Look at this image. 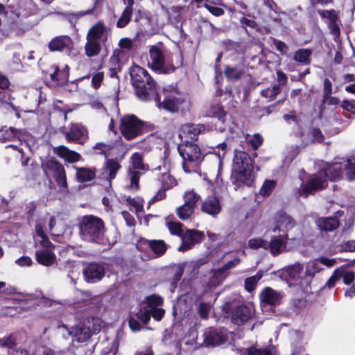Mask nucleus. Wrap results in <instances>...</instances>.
Instances as JSON below:
<instances>
[{"instance_id":"f257e3e1","label":"nucleus","mask_w":355,"mask_h":355,"mask_svg":"<svg viewBox=\"0 0 355 355\" xmlns=\"http://www.w3.org/2000/svg\"><path fill=\"white\" fill-rule=\"evenodd\" d=\"M181 64L180 56L171 53L162 44L150 47L148 65L153 70L159 73H169Z\"/></svg>"},{"instance_id":"f03ea898","label":"nucleus","mask_w":355,"mask_h":355,"mask_svg":"<svg viewBox=\"0 0 355 355\" xmlns=\"http://www.w3.org/2000/svg\"><path fill=\"white\" fill-rule=\"evenodd\" d=\"M343 163H334L324 168L318 174L313 175L306 184H302L298 189L300 196L306 198L309 194L325 188L327 180L335 181L341 177Z\"/></svg>"},{"instance_id":"7ed1b4c3","label":"nucleus","mask_w":355,"mask_h":355,"mask_svg":"<svg viewBox=\"0 0 355 355\" xmlns=\"http://www.w3.org/2000/svg\"><path fill=\"white\" fill-rule=\"evenodd\" d=\"M130 75L135 94L139 99L150 101L156 98V84L146 69L134 65L130 69Z\"/></svg>"},{"instance_id":"20e7f679","label":"nucleus","mask_w":355,"mask_h":355,"mask_svg":"<svg viewBox=\"0 0 355 355\" xmlns=\"http://www.w3.org/2000/svg\"><path fill=\"white\" fill-rule=\"evenodd\" d=\"M231 178L233 182H242L248 186L252 184L255 179V173L252 159L248 153L235 150Z\"/></svg>"},{"instance_id":"39448f33","label":"nucleus","mask_w":355,"mask_h":355,"mask_svg":"<svg viewBox=\"0 0 355 355\" xmlns=\"http://www.w3.org/2000/svg\"><path fill=\"white\" fill-rule=\"evenodd\" d=\"M105 226L103 221L96 216H85L80 224V234L82 239L98 243H104Z\"/></svg>"},{"instance_id":"423d86ee","label":"nucleus","mask_w":355,"mask_h":355,"mask_svg":"<svg viewBox=\"0 0 355 355\" xmlns=\"http://www.w3.org/2000/svg\"><path fill=\"white\" fill-rule=\"evenodd\" d=\"M178 150L182 158V168L184 172L191 173L197 172L203 155L198 145L185 140L178 145Z\"/></svg>"},{"instance_id":"0eeeda50","label":"nucleus","mask_w":355,"mask_h":355,"mask_svg":"<svg viewBox=\"0 0 355 355\" xmlns=\"http://www.w3.org/2000/svg\"><path fill=\"white\" fill-rule=\"evenodd\" d=\"M163 299L158 295H152L146 297L139 305V309L137 313V317L144 324H147L150 318L159 321L162 319L165 311L159 306L162 304Z\"/></svg>"},{"instance_id":"6e6552de","label":"nucleus","mask_w":355,"mask_h":355,"mask_svg":"<svg viewBox=\"0 0 355 355\" xmlns=\"http://www.w3.org/2000/svg\"><path fill=\"white\" fill-rule=\"evenodd\" d=\"M100 320L98 318H88L82 323L72 328L69 334L73 337V341L83 343L87 341L92 336L100 331Z\"/></svg>"},{"instance_id":"1a4fd4ad","label":"nucleus","mask_w":355,"mask_h":355,"mask_svg":"<svg viewBox=\"0 0 355 355\" xmlns=\"http://www.w3.org/2000/svg\"><path fill=\"white\" fill-rule=\"evenodd\" d=\"M142 128L143 122L133 114L121 119L120 130L127 139H132L141 135Z\"/></svg>"},{"instance_id":"9d476101","label":"nucleus","mask_w":355,"mask_h":355,"mask_svg":"<svg viewBox=\"0 0 355 355\" xmlns=\"http://www.w3.org/2000/svg\"><path fill=\"white\" fill-rule=\"evenodd\" d=\"M42 168L46 175H52L60 186L67 188L65 171L60 163L53 159H47L42 161Z\"/></svg>"},{"instance_id":"9b49d317","label":"nucleus","mask_w":355,"mask_h":355,"mask_svg":"<svg viewBox=\"0 0 355 355\" xmlns=\"http://www.w3.org/2000/svg\"><path fill=\"white\" fill-rule=\"evenodd\" d=\"M85 280L88 283H96L105 275V268L103 263L93 262L85 266L83 270Z\"/></svg>"},{"instance_id":"f8f14e48","label":"nucleus","mask_w":355,"mask_h":355,"mask_svg":"<svg viewBox=\"0 0 355 355\" xmlns=\"http://www.w3.org/2000/svg\"><path fill=\"white\" fill-rule=\"evenodd\" d=\"M137 248L141 252L150 249L154 253L155 257H159L165 253L167 247L163 240L141 239L137 243Z\"/></svg>"},{"instance_id":"ddd939ff","label":"nucleus","mask_w":355,"mask_h":355,"mask_svg":"<svg viewBox=\"0 0 355 355\" xmlns=\"http://www.w3.org/2000/svg\"><path fill=\"white\" fill-rule=\"evenodd\" d=\"M283 274L288 277V281H291L293 284L301 287L307 286L309 284V283H303L304 271H303V266L300 263H295L286 267L283 270Z\"/></svg>"},{"instance_id":"4468645a","label":"nucleus","mask_w":355,"mask_h":355,"mask_svg":"<svg viewBox=\"0 0 355 355\" xmlns=\"http://www.w3.org/2000/svg\"><path fill=\"white\" fill-rule=\"evenodd\" d=\"M227 339L225 330L209 328L204 332V342L207 346H216L223 344Z\"/></svg>"},{"instance_id":"2eb2a0df","label":"nucleus","mask_w":355,"mask_h":355,"mask_svg":"<svg viewBox=\"0 0 355 355\" xmlns=\"http://www.w3.org/2000/svg\"><path fill=\"white\" fill-rule=\"evenodd\" d=\"M202 238L203 233L202 232L195 230H187L182 236V243L178 248V250L184 252L191 249L195 244L200 243Z\"/></svg>"},{"instance_id":"dca6fc26","label":"nucleus","mask_w":355,"mask_h":355,"mask_svg":"<svg viewBox=\"0 0 355 355\" xmlns=\"http://www.w3.org/2000/svg\"><path fill=\"white\" fill-rule=\"evenodd\" d=\"M322 18L327 19L329 28L331 33L334 36L335 39L338 37L340 33V24L337 14L334 10H322L319 12Z\"/></svg>"},{"instance_id":"f3484780","label":"nucleus","mask_w":355,"mask_h":355,"mask_svg":"<svg viewBox=\"0 0 355 355\" xmlns=\"http://www.w3.org/2000/svg\"><path fill=\"white\" fill-rule=\"evenodd\" d=\"M254 313V309L252 304H244L237 306L234 311L232 320L239 324L250 319Z\"/></svg>"},{"instance_id":"a211bd4d","label":"nucleus","mask_w":355,"mask_h":355,"mask_svg":"<svg viewBox=\"0 0 355 355\" xmlns=\"http://www.w3.org/2000/svg\"><path fill=\"white\" fill-rule=\"evenodd\" d=\"M164 93L165 97L163 102L161 103L160 97L157 95V92L156 98L153 99L157 101L159 107H162L164 109L171 112H177L178 110L179 99L174 95L176 92H173V94H169L167 93L166 90L164 89Z\"/></svg>"},{"instance_id":"6ab92c4d","label":"nucleus","mask_w":355,"mask_h":355,"mask_svg":"<svg viewBox=\"0 0 355 355\" xmlns=\"http://www.w3.org/2000/svg\"><path fill=\"white\" fill-rule=\"evenodd\" d=\"M205 128L202 124H186L182 125L179 137L181 141L190 139H196L197 136L203 132Z\"/></svg>"},{"instance_id":"aec40b11","label":"nucleus","mask_w":355,"mask_h":355,"mask_svg":"<svg viewBox=\"0 0 355 355\" xmlns=\"http://www.w3.org/2000/svg\"><path fill=\"white\" fill-rule=\"evenodd\" d=\"M221 210L220 203L215 196H209L201 204V211L211 216H216Z\"/></svg>"},{"instance_id":"412c9836","label":"nucleus","mask_w":355,"mask_h":355,"mask_svg":"<svg viewBox=\"0 0 355 355\" xmlns=\"http://www.w3.org/2000/svg\"><path fill=\"white\" fill-rule=\"evenodd\" d=\"M259 298L261 303L276 305L280 303L282 295L279 292L270 287H266L260 293Z\"/></svg>"},{"instance_id":"4be33fe9","label":"nucleus","mask_w":355,"mask_h":355,"mask_svg":"<svg viewBox=\"0 0 355 355\" xmlns=\"http://www.w3.org/2000/svg\"><path fill=\"white\" fill-rule=\"evenodd\" d=\"M87 137L86 128L81 124H72L70 130L66 133L67 140L82 143Z\"/></svg>"},{"instance_id":"5701e85b","label":"nucleus","mask_w":355,"mask_h":355,"mask_svg":"<svg viewBox=\"0 0 355 355\" xmlns=\"http://www.w3.org/2000/svg\"><path fill=\"white\" fill-rule=\"evenodd\" d=\"M107 31L101 23L94 25L89 30L87 40H94L98 42H104L107 39Z\"/></svg>"},{"instance_id":"b1692460","label":"nucleus","mask_w":355,"mask_h":355,"mask_svg":"<svg viewBox=\"0 0 355 355\" xmlns=\"http://www.w3.org/2000/svg\"><path fill=\"white\" fill-rule=\"evenodd\" d=\"M53 248L39 249L36 251V259L37 262L43 266H49L54 263L56 256L53 252Z\"/></svg>"},{"instance_id":"393cba45","label":"nucleus","mask_w":355,"mask_h":355,"mask_svg":"<svg viewBox=\"0 0 355 355\" xmlns=\"http://www.w3.org/2000/svg\"><path fill=\"white\" fill-rule=\"evenodd\" d=\"M142 173L128 168L125 179V187L130 190H138L139 188V178Z\"/></svg>"},{"instance_id":"a878e982","label":"nucleus","mask_w":355,"mask_h":355,"mask_svg":"<svg viewBox=\"0 0 355 355\" xmlns=\"http://www.w3.org/2000/svg\"><path fill=\"white\" fill-rule=\"evenodd\" d=\"M35 232V242L36 247H40V249L53 248V245L46 237L42 230V227L40 224L36 225Z\"/></svg>"},{"instance_id":"bb28decb","label":"nucleus","mask_w":355,"mask_h":355,"mask_svg":"<svg viewBox=\"0 0 355 355\" xmlns=\"http://www.w3.org/2000/svg\"><path fill=\"white\" fill-rule=\"evenodd\" d=\"M72 41L69 36L62 35L53 38L49 43V49L51 51H62L71 45Z\"/></svg>"},{"instance_id":"cd10ccee","label":"nucleus","mask_w":355,"mask_h":355,"mask_svg":"<svg viewBox=\"0 0 355 355\" xmlns=\"http://www.w3.org/2000/svg\"><path fill=\"white\" fill-rule=\"evenodd\" d=\"M55 153L60 157L64 159L69 163L76 162L80 159V155L78 153L71 150L64 146H60L56 148Z\"/></svg>"},{"instance_id":"c85d7f7f","label":"nucleus","mask_w":355,"mask_h":355,"mask_svg":"<svg viewBox=\"0 0 355 355\" xmlns=\"http://www.w3.org/2000/svg\"><path fill=\"white\" fill-rule=\"evenodd\" d=\"M321 270L320 261L318 259L309 261L306 265L304 271V280L303 283H309L311 282L315 273Z\"/></svg>"},{"instance_id":"c756f323","label":"nucleus","mask_w":355,"mask_h":355,"mask_svg":"<svg viewBox=\"0 0 355 355\" xmlns=\"http://www.w3.org/2000/svg\"><path fill=\"white\" fill-rule=\"evenodd\" d=\"M129 168L141 172L148 170V166L144 162L143 155L140 153H135L132 155Z\"/></svg>"},{"instance_id":"7c9ffc66","label":"nucleus","mask_w":355,"mask_h":355,"mask_svg":"<svg viewBox=\"0 0 355 355\" xmlns=\"http://www.w3.org/2000/svg\"><path fill=\"white\" fill-rule=\"evenodd\" d=\"M286 243L281 238L274 237L269 243L268 249L270 253L277 256L286 250Z\"/></svg>"},{"instance_id":"2f4dec72","label":"nucleus","mask_w":355,"mask_h":355,"mask_svg":"<svg viewBox=\"0 0 355 355\" xmlns=\"http://www.w3.org/2000/svg\"><path fill=\"white\" fill-rule=\"evenodd\" d=\"M318 226L324 231H333L336 229L339 223L336 218H320L316 221Z\"/></svg>"},{"instance_id":"473e14b6","label":"nucleus","mask_w":355,"mask_h":355,"mask_svg":"<svg viewBox=\"0 0 355 355\" xmlns=\"http://www.w3.org/2000/svg\"><path fill=\"white\" fill-rule=\"evenodd\" d=\"M15 139H18L20 141L21 146L27 147V144H23L21 142V134L19 131L16 130L13 128H9L6 130H1V139L3 141H14Z\"/></svg>"},{"instance_id":"72a5a7b5","label":"nucleus","mask_w":355,"mask_h":355,"mask_svg":"<svg viewBox=\"0 0 355 355\" xmlns=\"http://www.w3.org/2000/svg\"><path fill=\"white\" fill-rule=\"evenodd\" d=\"M73 167L76 170V178L80 182L90 181L95 178L94 171L90 168Z\"/></svg>"},{"instance_id":"f704fd0d","label":"nucleus","mask_w":355,"mask_h":355,"mask_svg":"<svg viewBox=\"0 0 355 355\" xmlns=\"http://www.w3.org/2000/svg\"><path fill=\"white\" fill-rule=\"evenodd\" d=\"M311 53L309 49H301L295 51L293 58L296 62L307 65L311 62Z\"/></svg>"},{"instance_id":"c9c22d12","label":"nucleus","mask_w":355,"mask_h":355,"mask_svg":"<svg viewBox=\"0 0 355 355\" xmlns=\"http://www.w3.org/2000/svg\"><path fill=\"white\" fill-rule=\"evenodd\" d=\"M200 198V196L193 189L188 190L183 194L184 204L189 205L194 209Z\"/></svg>"},{"instance_id":"e433bc0d","label":"nucleus","mask_w":355,"mask_h":355,"mask_svg":"<svg viewBox=\"0 0 355 355\" xmlns=\"http://www.w3.org/2000/svg\"><path fill=\"white\" fill-rule=\"evenodd\" d=\"M294 226V222L291 216L284 214L281 215L277 220V228L279 231L288 230Z\"/></svg>"},{"instance_id":"4c0bfd02","label":"nucleus","mask_w":355,"mask_h":355,"mask_svg":"<svg viewBox=\"0 0 355 355\" xmlns=\"http://www.w3.org/2000/svg\"><path fill=\"white\" fill-rule=\"evenodd\" d=\"M193 211L194 208L184 203L176 209L177 216L182 220L189 219L193 215Z\"/></svg>"},{"instance_id":"58836bf2","label":"nucleus","mask_w":355,"mask_h":355,"mask_svg":"<svg viewBox=\"0 0 355 355\" xmlns=\"http://www.w3.org/2000/svg\"><path fill=\"white\" fill-rule=\"evenodd\" d=\"M121 168L120 164L116 160L109 159L106 162L105 169L108 171L109 182L116 178V173Z\"/></svg>"},{"instance_id":"ea45409f","label":"nucleus","mask_w":355,"mask_h":355,"mask_svg":"<svg viewBox=\"0 0 355 355\" xmlns=\"http://www.w3.org/2000/svg\"><path fill=\"white\" fill-rule=\"evenodd\" d=\"M101 50L100 42L94 40H87L85 44V52L87 56L92 57L98 54Z\"/></svg>"},{"instance_id":"a19ab883","label":"nucleus","mask_w":355,"mask_h":355,"mask_svg":"<svg viewBox=\"0 0 355 355\" xmlns=\"http://www.w3.org/2000/svg\"><path fill=\"white\" fill-rule=\"evenodd\" d=\"M241 259L239 257L234 258L233 260L230 261L220 268L214 271V275L216 277H220L227 270L232 269L239 265Z\"/></svg>"},{"instance_id":"79ce46f5","label":"nucleus","mask_w":355,"mask_h":355,"mask_svg":"<svg viewBox=\"0 0 355 355\" xmlns=\"http://www.w3.org/2000/svg\"><path fill=\"white\" fill-rule=\"evenodd\" d=\"M343 170L346 171V178L349 180H355V160L348 159L343 162Z\"/></svg>"},{"instance_id":"37998d69","label":"nucleus","mask_w":355,"mask_h":355,"mask_svg":"<svg viewBox=\"0 0 355 355\" xmlns=\"http://www.w3.org/2000/svg\"><path fill=\"white\" fill-rule=\"evenodd\" d=\"M262 277L263 272L259 271L255 275L246 278L245 281V289L248 291H253L255 288L257 282L261 279Z\"/></svg>"},{"instance_id":"c03bdc74","label":"nucleus","mask_w":355,"mask_h":355,"mask_svg":"<svg viewBox=\"0 0 355 355\" xmlns=\"http://www.w3.org/2000/svg\"><path fill=\"white\" fill-rule=\"evenodd\" d=\"M225 112L223 109V107L218 105H211L209 110L207 111V115L209 116L216 117L218 120H223V118L225 116Z\"/></svg>"},{"instance_id":"a18cd8bd","label":"nucleus","mask_w":355,"mask_h":355,"mask_svg":"<svg viewBox=\"0 0 355 355\" xmlns=\"http://www.w3.org/2000/svg\"><path fill=\"white\" fill-rule=\"evenodd\" d=\"M128 204L130 206V210L132 211H135L137 214L141 213L143 211L144 205L143 200L139 198H128L127 199Z\"/></svg>"},{"instance_id":"49530a36","label":"nucleus","mask_w":355,"mask_h":355,"mask_svg":"<svg viewBox=\"0 0 355 355\" xmlns=\"http://www.w3.org/2000/svg\"><path fill=\"white\" fill-rule=\"evenodd\" d=\"M159 181L162 183L161 187L167 190L176 184V180L168 173H163L159 178Z\"/></svg>"},{"instance_id":"de8ad7c7","label":"nucleus","mask_w":355,"mask_h":355,"mask_svg":"<svg viewBox=\"0 0 355 355\" xmlns=\"http://www.w3.org/2000/svg\"><path fill=\"white\" fill-rule=\"evenodd\" d=\"M269 243L263 240L262 239L258 238V239H251L248 241V246L249 248L251 249H259V248H263L265 250L268 249Z\"/></svg>"},{"instance_id":"09e8293b","label":"nucleus","mask_w":355,"mask_h":355,"mask_svg":"<svg viewBox=\"0 0 355 355\" xmlns=\"http://www.w3.org/2000/svg\"><path fill=\"white\" fill-rule=\"evenodd\" d=\"M17 338L16 334H11L9 336L0 339V347L12 349L16 346Z\"/></svg>"},{"instance_id":"8fccbe9b","label":"nucleus","mask_w":355,"mask_h":355,"mask_svg":"<svg viewBox=\"0 0 355 355\" xmlns=\"http://www.w3.org/2000/svg\"><path fill=\"white\" fill-rule=\"evenodd\" d=\"M132 11L130 10L129 8H125L121 16L119 19L116 26L119 28L125 27L131 19Z\"/></svg>"},{"instance_id":"3c124183","label":"nucleus","mask_w":355,"mask_h":355,"mask_svg":"<svg viewBox=\"0 0 355 355\" xmlns=\"http://www.w3.org/2000/svg\"><path fill=\"white\" fill-rule=\"evenodd\" d=\"M218 0H206L204 6L213 15L218 17L224 14V10L216 6L210 5L209 3H215Z\"/></svg>"},{"instance_id":"603ef678","label":"nucleus","mask_w":355,"mask_h":355,"mask_svg":"<svg viewBox=\"0 0 355 355\" xmlns=\"http://www.w3.org/2000/svg\"><path fill=\"white\" fill-rule=\"evenodd\" d=\"M248 355H275V350L274 348L268 349H257L256 347H251L248 349Z\"/></svg>"},{"instance_id":"864d4df0","label":"nucleus","mask_w":355,"mask_h":355,"mask_svg":"<svg viewBox=\"0 0 355 355\" xmlns=\"http://www.w3.org/2000/svg\"><path fill=\"white\" fill-rule=\"evenodd\" d=\"M68 67L66 66L63 71L60 72L58 67H54L53 73H51V78L53 80H64L67 78Z\"/></svg>"},{"instance_id":"5fc2aeb1","label":"nucleus","mask_w":355,"mask_h":355,"mask_svg":"<svg viewBox=\"0 0 355 355\" xmlns=\"http://www.w3.org/2000/svg\"><path fill=\"white\" fill-rule=\"evenodd\" d=\"M276 186V182L274 180H266L260 190L262 196H269Z\"/></svg>"},{"instance_id":"6e6d98bb","label":"nucleus","mask_w":355,"mask_h":355,"mask_svg":"<svg viewBox=\"0 0 355 355\" xmlns=\"http://www.w3.org/2000/svg\"><path fill=\"white\" fill-rule=\"evenodd\" d=\"M225 73L229 79L238 80L241 78L242 71L236 67H227L225 69Z\"/></svg>"},{"instance_id":"4d7b16f0","label":"nucleus","mask_w":355,"mask_h":355,"mask_svg":"<svg viewBox=\"0 0 355 355\" xmlns=\"http://www.w3.org/2000/svg\"><path fill=\"white\" fill-rule=\"evenodd\" d=\"M95 150H98L99 154H103L105 156H107L113 148V144H104L102 142L97 143L94 147Z\"/></svg>"},{"instance_id":"13d9d810","label":"nucleus","mask_w":355,"mask_h":355,"mask_svg":"<svg viewBox=\"0 0 355 355\" xmlns=\"http://www.w3.org/2000/svg\"><path fill=\"white\" fill-rule=\"evenodd\" d=\"M279 90V85H275L272 88H268L261 92L262 95L266 98H273L278 93Z\"/></svg>"},{"instance_id":"bf43d9fd","label":"nucleus","mask_w":355,"mask_h":355,"mask_svg":"<svg viewBox=\"0 0 355 355\" xmlns=\"http://www.w3.org/2000/svg\"><path fill=\"white\" fill-rule=\"evenodd\" d=\"M82 295L83 293L81 292H78L76 295L77 300L70 302L69 306H71L74 309H78L86 306L87 302L82 297Z\"/></svg>"},{"instance_id":"052dcab7","label":"nucleus","mask_w":355,"mask_h":355,"mask_svg":"<svg viewBox=\"0 0 355 355\" xmlns=\"http://www.w3.org/2000/svg\"><path fill=\"white\" fill-rule=\"evenodd\" d=\"M168 227L171 234L180 235L182 232V224L179 222H168Z\"/></svg>"},{"instance_id":"680f3d73","label":"nucleus","mask_w":355,"mask_h":355,"mask_svg":"<svg viewBox=\"0 0 355 355\" xmlns=\"http://www.w3.org/2000/svg\"><path fill=\"white\" fill-rule=\"evenodd\" d=\"M341 275H342L341 271H340L338 269L335 270L333 275L330 277L328 282H327L326 286H328L329 288L334 286L336 282L341 277Z\"/></svg>"},{"instance_id":"e2e57ef3","label":"nucleus","mask_w":355,"mask_h":355,"mask_svg":"<svg viewBox=\"0 0 355 355\" xmlns=\"http://www.w3.org/2000/svg\"><path fill=\"white\" fill-rule=\"evenodd\" d=\"M273 44L275 46L277 50L282 55H286L289 49L287 44L280 40H274Z\"/></svg>"},{"instance_id":"0e129e2a","label":"nucleus","mask_w":355,"mask_h":355,"mask_svg":"<svg viewBox=\"0 0 355 355\" xmlns=\"http://www.w3.org/2000/svg\"><path fill=\"white\" fill-rule=\"evenodd\" d=\"M263 142V138L259 134H254L252 138L249 139V143L254 149H257Z\"/></svg>"},{"instance_id":"69168bd1","label":"nucleus","mask_w":355,"mask_h":355,"mask_svg":"<svg viewBox=\"0 0 355 355\" xmlns=\"http://www.w3.org/2000/svg\"><path fill=\"white\" fill-rule=\"evenodd\" d=\"M331 92H332L331 83L329 79L326 78L324 81V89H323L324 99L327 100L328 98H329L330 95L331 94Z\"/></svg>"},{"instance_id":"338daca9","label":"nucleus","mask_w":355,"mask_h":355,"mask_svg":"<svg viewBox=\"0 0 355 355\" xmlns=\"http://www.w3.org/2000/svg\"><path fill=\"white\" fill-rule=\"evenodd\" d=\"M166 190L167 189H163L162 187H161V189L157 191L156 194L150 199V200L149 201V204H153L157 201L164 199L166 196Z\"/></svg>"},{"instance_id":"774afa93","label":"nucleus","mask_w":355,"mask_h":355,"mask_svg":"<svg viewBox=\"0 0 355 355\" xmlns=\"http://www.w3.org/2000/svg\"><path fill=\"white\" fill-rule=\"evenodd\" d=\"M103 80V73L102 72L96 73L93 77L92 80V85L95 89H98L101 82Z\"/></svg>"}]
</instances>
